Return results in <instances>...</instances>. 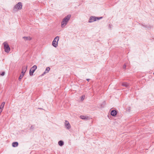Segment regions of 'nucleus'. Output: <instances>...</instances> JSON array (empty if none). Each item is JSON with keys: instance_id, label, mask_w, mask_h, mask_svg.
I'll return each instance as SVG.
<instances>
[{"instance_id": "obj_23", "label": "nucleus", "mask_w": 154, "mask_h": 154, "mask_svg": "<svg viewBox=\"0 0 154 154\" xmlns=\"http://www.w3.org/2000/svg\"><path fill=\"white\" fill-rule=\"evenodd\" d=\"M34 128V127L33 126H32L31 127V128H30V129H33Z\"/></svg>"}, {"instance_id": "obj_10", "label": "nucleus", "mask_w": 154, "mask_h": 154, "mask_svg": "<svg viewBox=\"0 0 154 154\" xmlns=\"http://www.w3.org/2000/svg\"><path fill=\"white\" fill-rule=\"evenodd\" d=\"M50 70V68L49 67H48L46 68L45 71L44 72V73L42 74V75H43L44 74H45V73H48L49 71Z\"/></svg>"}, {"instance_id": "obj_15", "label": "nucleus", "mask_w": 154, "mask_h": 154, "mask_svg": "<svg viewBox=\"0 0 154 154\" xmlns=\"http://www.w3.org/2000/svg\"><path fill=\"white\" fill-rule=\"evenodd\" d=\"M5 104V102H3L0 106V109L2 110Z\"/></svg>"}, {"instance_id": "obj_16", "label": "nucleus", "mask_w": 154, "mask_h": 154, "mask_svg": "<svg viewBox=\"0 0 154 154\" xmlns=\"http://www.w3.org/2000/svg\"><path fill=\"white\" fill-rule=\"evenodd\" d=\"M58 144L60 146H62L64 144V143L62 140H60L58 142Z\"/></svg>"}, {"instance_id": "obj_12", "label": "nucleus", "mask_w": 154, "mask_h": 154, "mask_svg": "<svg viewBox=\"0 0 154 154\" xmlns=\"http://www.w3.org/2000/svg\"><path fill=\"white\" fill-rule=\"evenodd\" d=\"M122 86H125L126 88L128 87L129 86V84L128 83L126 82H123L122 84Z\"/></svg>"}, {"instance_id": "obj_17", "label": "nucleus", "mask_w": 154, "mask_h": 154, "mask_svg": "<svg viewBox=\"0 0 154 154\" xmlns=\"http://www.w3.org/2000/svg\"><path fill=\"white\" fill-rule=\"evenodd\" d=\"M24 75H20V76H19V80H21V79H22V78L23 77V76Z\"/></svg>"}, {"instance_id": "obj_8", "label": "nucleus", "mask_w": 154, "mask_h": 154, "mask_svg": "<svg viewBox=\"0 0 154 154\" xmlns=\"http://www.w3.org/2000/svg\"><path fill=\"white\" fill-rule=\"evenodd\" d=\"M23 38L24 39L25 41H30L32 39V38L30 36L28 37H23Z\"/></svg>"}, {"instance_id": "obj_21", "label": "nucleus", "mask_w": 154, "mask_h": 154, "mask_svg": "<svg viewBox=\"0 0 154 154\" xmlns=\"http://www.w3.org/2000/svg\"><path fill=\"white\" fill-rule=\"evenodd\" d=\"M5 73L4 72H2L1 74V75H2V76H3L4 75H5Z\"/></svg>"}, {"instance_id": "obj_3", "label": "nucleus", "mask_w": 154, "mask_h": 154, "mask_svg": "<svg viewBox=\"0 0 154 154\" xmlns=\"http://www.w3.org/2000/svg\"><path fill=\"white\" fill-rule=\"evenodd\" d=\"M5 51L8 53L10 50V48L7 42H5L3 43Z\"/></svg>"}, {"instance_id": "obj_13", "label": "nucleus", "mask_w": 154, "mask_h": 154, "mask_svg": "<svg viewBox=\"0 0 154 154\" xmlns=\"http://www.w3.org/2000/svg\"><path fill=\"white\" fill-rule=\"evenodd\" d=\"M27 68V66H23L22 68V71H23L25 72H26Z\"/></svg>"}, {"instance_id": "obj_24", "label": "nucleus", "mask_w": 154, "mask_h": 154, "mask_svg": "<svg viewBox=\"0 0 154 154\" xmlns=\"http://www.w3.org/2000/svg\"><path fill=\"white\" fill-rule=\"evenodd\" d=\"M109 29H111V25H110V24H109Z\"/></svg>"}, {"instance_id": "obj_1", "label": "nucleus", "mask_w": 154, "mask_h": 154, "mask_svg": "<svg viewBox=\"0 0 154 154\" xmlns=\"http://www.w3.org/2000/svg\"><path fill=\"white\" fill-rule=\"evenodd\" d=\"M71 15L70 14L68 15L65 17L63 20L61 22V27L63 28L66 25L69 21L70 19Z\"/></svg>"}, {"instance_id": "obj_20", "label": "nucleus", "mask_w": 154, "mask_h": 154, "mask_svg": "<svg viewBox=\"0 0 154 154\" xmlns=\"http://www.w3.org/2000/svg\"><path fill=\"white\" fill-rule=\"evenodd\" d=\"M21 72H22V75H24V74H25V73L26 72H24L23 71H22Z\"/></svg>"}, {"instance_id": "obj_6", "label": "nucleus", "mask_w": 154, "mask_h": 154, "mask_svg": "<svg viewBox=\"0 0 154 154\" xmlns=\"http://www.w3.org/2000/svg\"><path fill=\"white\" fill-rule=\"evenodd\" d=\"M96 20V18L95 17L91 16L90 17L88 22L91 23L95 21Z\"/></svg>"}, {"instance_id": "obj_7", "label": "nucleus", "mask_w": 154, "mask_h": 154, "mask_svg": "<svg viewBox=\"0 0 154 154\" xmlns=\"http://www.w3.org/2000/svg\"><path fill=\"white\" fill-rule=\"evenodd\" d=\"M65 124V127L67 129H68L70 128V125L68 121H66Z\"/></svg>"}, {"instance_id": "obj_9", "label": "nucleus", "mask_w": 154, "mask_h": 154, "mask_svg": "<svg viewBox=\"0 0 154 154\" xmlns=\"http://www.w3.org/2000/svg\"><path fill=\"white\" fill-rule=\"evenodd\" d=\"M117 111L115 110H112L111 112V114L113 116H115L117 114Z\"/></svg>"}, {"instance_id": "obj_25", "label": "nucleus", "mask_w": 154, "mask_h": 154, "mask_svg": "<svg viewBox=\"0 0 154 154\" xmlns=\"http://www.w3.org/2000/svg\"><path fill=\"white\" fill-rule=\"evenodd\" d=\"M86 80H87L88 81L90 80V79H87Z\"/></svg>"}, {"instance_id": "obj_26", "label": "nucleus", "mask_w": 154, "mask_h": 154, "mask_svg": "<svg viewBox=\"0 0 154 154\" xmlns=\"http://www.w3.org/2000/svg\"><path fill=\"white\" fill-rule=\"evenodd\" d=\"M153 74L154 75V73H153Z\"/></svg>"}, {"instance_id": "obj_18", "label": "nucleus", "mask_w": 154, "mask_h": 154, "mask_svg": "<svg viewBox=\"0 0 154 154\" xmlns=\"http://www.w3.org/2000/svg\"><path fill=\"white\" fill-rule=\"evenodd\" d=\"M85 97V96H82L81 97V100H84Z\"/></svg>"}, {"instance_id": "obj_11", "label": "nucleus", "mask_w": 154, "mask_h": 154, "mask_svg": "<svg viewBox=\"0 0 154 154\" xmlns=\"http://www.w3.org/2000/svg\"><path fill=\"white\" fill-rule=\"evenodd\" d=\"M18 143L17 142H14L12 143V146L13 147H16L18 146Z\"/></svg>"}, {"instance_id": "obj_14", "label": "nucleus", "mask_w": 154, "mask_h": 154, "mask_svg": "<svg viewBox=\"0 0 154 154\" xmlns=\"http://www.w3.org/2000/svg\"><path fill=\"white\" fill-rule=\"evenodd\" d=\"M80 118L82 119H88L89 118L88 117L85 116H81Z\"/></svg>"}, {"instance_id": "obj_22", "label": "nucleus", "mask_w": 154, "mask_h": 154, "mask_svg": "<svg viewBox=\"0 0 154 154\" xmlns=\"http://www.w3.org/2000/svg\"><path fill=\"white\" fill-rule=\"evenodd\" d=\"M126 68V65L125 64H124L123 66V68L124 69H125Z\"/></svg>"}, {"instance_id": "obj_19", "label": "nucleus", "mask_w": 154, "mask_h": 154, "mask_svg": "<svg viewBox=\"0 0 154 154\" xmlns=\"http://www.w3.org/2000/svg\"><path fill=\"white\" fill-rule=\"evenodd\" d=\"M96 20L97 19L100 20V19H102V17H96Z\"/></svg>"}, {"instance_id": "obj_2", "label": "nucleus", "mask_w": 154, "mask_h": 154, "mask_svg": "<svg viewBox=\"0 0 154 154\" xmlns=\"http://www.w3.org/2000/svg\"><path fill=\"white\" fill-rule=\"evenodd\" d=\"M22 7V5L21 2H19L14 7L13 11H17L18 10L21 9Z\"/></svg>"}, {"instance_id": "obj_4", "label": "nucleus", "mask_w": 154, "mask_h": 154, "mask_svg": "<svg viewBox=\"0 0 154 154\" xmlns=\"http://www.w3.org/2000/svg\"><path fill=\"white\" fill-rule=\"evenodd\" d=\"M59 40V36H56L54 39L53 42H52V45L53 46L56 48L58 46V42Z\"/></svg>"}, {"instance_id": "obj_5", "label": "nucleus", "mask_w": 154, "mask_h": 154, "mask_svg": "<svg viewBox=\"0 0 154 154\" xmlns=\"http://www.w3.org/2000/svg\"><path fill=\"white\" fill-rule=\"evenodd\" d=\"M37 68V66L36 65H34L30 69L29 71V75L30 76H32L33 75V73Z\"/></svg>"}]
</instances>
